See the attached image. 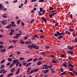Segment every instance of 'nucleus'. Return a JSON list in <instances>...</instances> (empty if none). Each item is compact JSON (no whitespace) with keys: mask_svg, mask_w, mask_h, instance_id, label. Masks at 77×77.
Returning <instances> with one entry per match:
<instances>
[{"mask_svg":"<svg viewBox=\"0 0 77 77\" xmlns=\"http://www.w3.org/2000/svg\"><path fill=\"white\" fill-rule=\"evenodd\" d=\"M63 35H65V34L63 33V32H60L59 31H57L56 32V33L54 34V36L56 37H57V39H63Z\"/></svg>","mask_w":77,"mask_h":77,"instance_id":"1","label":"nucleus"},{"mask_svg":"<svg viewBox=\"0 0 77 77\" xmlns=\"http://www.w3.org/2000/svg\"><path fill=\"white\" fill-rule=\"evenodd\" d=\"M36 45L34 44H32L31 45H29L28 46V47L30 50H31V49H32V48H36Z\"/></svg>","mask_w":77,"mask_h":77,"instance_id":"2","label":"nucleus"},{"mask_svg":"<svg viewBox=\"0 0 77 77\" xmlns=\"http://www.w3.org/2000/svg\"><path fill=\"white\" fill-rule=\"evenodd\" d=\"M3 5L0 4V11H3L4 10V9H5V7L3 6Z\"/></svg>","mask_w":77,"mask_h":77,"instance_id":"3","label":"nucleus"},{"mask_svg":"<svg viewBox=\"0 0 77 77\" xmlns=\"http://www.w3.org/2000/svg\"><path fill=\"white\" fill-rule=\"evenodd\" d=\"M19 61V60H13L12 61V63L14 65H15Z\"/></svg>","mask_w":77,"mask_h":77,"instance_id":"4","label":"nucleus"},{"mask_svg":"<svg viewBox=\"0 0 77 77\" xmlns=\"http://www.w3.org/2000/svg\"><path fill=\"white\" fill-rule=\"evenodd\" d=\"M42 19L43 21H44L45 23H47V20H46V18H45L44 17H42L41 18Z\"/></svg>","mask_w":77,"mask_h":77,"instance_id":"5","label":"nucleus"},{"mask_svg":"<svg viewBox=\"0 0 77 77\" xmlns=\"http://www.w3.org/2000/svg\"><path fill=\"white\" fill-rule=\"evenodd\" d=\"M67 48L71 50H73L74 48V47L73 46H67Z\"/></svg>","mask_w":77,"mask_h":77,"instance_id":"6","label":"nucleus"},{"mask_svg":"<svg viewBox=\"0 0 77 77\" xmlns=\"http://www.w3.org/2000/svg\"><path fill=\"white\" fill-rule=\"evenodd\" d=\"M6 15H7V14L5 13V14H4L2 16V17L3 18H7V16H6Z\"/></svg>","mask_w":77,"mask_h":77,"instance_id":"7","label":"nucleus"},{"mask_svg":"<svg viewBox=\"0 0 77 77\" xmlns=\"http://www.w3.org/2000/svg\"><path fill=\"white\" fill-rule=\"evenodd\" d=\"M68 66H70V67H72V68H74V65H72L71 63L69 64Z\"/></svg>","mask_w":77,"mask_h":77,"instance_id":"8","label":"nucleus"},{"mask_svg":"<svg viewBox=\"0 0 77 77\" xmlns=\"http://www.w3.org/2000/svg\"><path fill=\"white\" fill-rule=\"evenodd\" d=\"M6 51V49H3L2 50H0V52H5Z\"/></svg>","mask_w":77,"mask_h":77,"instance_id":"9","label":"nucleus"},{"mask_svg":"<svg viewBox=\"0 0 77 77\" xmlns=\"http://www.w3.org/2000/svg\"><path fill=\"white\" fill-rule=\"evenodd\" d=\"M0 23L2 24H3V25H5V24H6V23L5 21H0Z\"/></svg>","mask_w":77,"mask_h":77,"instance_id":"10","label":"nucleus"},{"mask_svg":"<svg viewBox=\"0 0 77 77\" xmlns=\"http://www.w3.org/2000/svg\"><path fill=\"white\" fill-rule=\"evenodd\" d=\"M10 25L11 27H15L16 26V25H15V24H10Z\"/></svg>","mask_w":77,"mask_h":77,"instance_id":"11","label":"nucleus"},{"mask_svg":"<svg viewBox=\"0 0 77 77\" xmlns=\"http://www.w3.org/2000/svg\"><path fill=\"white\" fill-rule=\"evenodd\" d=\"M68 53H69L70 54H71V55L73 54V52L71 51H69Z\"/></svg>","mask_w":77,"mask_h":77,"instance_id":"12","label":"nucleus"},{"mask_svg":"<svg viewBox=\"0 0 77 77\" xmlns=\"http://www.w3.org/2000/svg\"><path fill=\"white\" fill-rule=\"evenodd\" d=\"M11 26L10 25H8V26H7L6 27V28L8 29H11Z\"/></svg>","mask_w":77,"mask_h":77,"instance_id":"13","label":"nucleus"},{"mask_svg":"<svg viewBox=\"0 0 77 77\" xmlns=\"http://www.w3.org/2000/svg\"><path fill=\"white\" fill-rule=\"evenodd\" d=\"M43 65L45 66V69H48V66L45 64H44Z\"/></svg>","mask_w":77,"mask_h":77,"instance_id":"14","label":"nucleus"},{"mask_svg":"<svg viewBox=\"0 0 77 77\" xmlns=\"http://www.w3.org/2000/svg\"><path fill=\"white\" fill-rule=\"evenodd\" d=\"M37 64L38 66L42 64V63L41 61H39L37 63Z\"/></svg>","mask_w":77,"mask_h":77,"instance_id":"15","label":"nucleus"},{"mask_svg":"<svg viewBox=\"0 0 77 77\" xmlns=\"http://www.w3.org/2000/svg\"><path fill=\"white\" fill-rule=\"evenodd\" d=\"M15 68H12L11 70V72H14V71H15Z\"/></svg>","mask_w":77,"mask_h":77,"instance_id":"16","label":"nucleus"},{"mask_svg":"<svg viewBox=\"0 0 77 77\" xmlns=\"http://www.w3.org/2000/svg\"><path fill=\"white\" fill-rule=\"evenodd\" d=\"M20 43L22 44H24V42L23 40H21L20 41Z\"/></svg>","mask_w":77,"mask_h":77,"instance_id":"17","label":"nucleus"},{"mask_svg":"<svg viewBox=\"0 0 77 77\" xmlns=\"http://www.w3.org/2000/svg\"><path fill=\"white\" fill-rule=\"evenodd\" d=\"M51 62L52 63H57V62H56V60H52L51 61Z\"/></svg>","mask_w":77,"mask_h":77,"instance_id":"18","label":"nucleus"},{"mask_svg":"<svg viewBox=\"0 0 77 77\" xmlns=\"http://www.w3.org/2000/svg\"><path fill=\"white\" fill-rule=\"evenodd\" d=\"M31 64H32V63H31L30 62V63H27L26 64V67H27V66H29V65H30Z\"/></svg>","mask_w":77,"mask_h":77,"instance_id":"19","label":"nucleus"},{"mask_svg":"<svg viewBox=\"0 0 77 77\" xmlns=\"http://www.w3.org/2000/svg\"><path fill=\"white\" fill-rule=\"evenodd\" d=\"M12 42H13L14 44H15L16 42H17V40H12Z\"/></svg>","mask_w":77,"mask_h":77,"instance_id":"20","label":"nucleus"},{"mask_svg":"<svg viewBox=\"0 0 77 77\" xmlns=\"http://www.w3.org/2000/svg\"><path fill=\"white\" fill-rule=\"evenodd\" d=\"M21 35L20 33L17 34L16 35V36H17L18 37H18H20Z\"/></svg>","mask_w":77,"mask_h":77,"instance_id":"21","label":"nucleus"},{"mask_svg":"<svg viewBox=\"0 0 77 77\" xmlns=\"http://www.w3.org/2000/svg\"><path fill=\"white\" fill-rule=\"evenodd\" d=\"M39 48V46H37V45H36V47H35V49H36V50H38Z\"/></svg>","mask_w":77,"mask_h":77,"instance_id":"22","label":"nucleus"},{"mask_svg":"<svg viewBox=\"0 0 77 77\" xmlns=\"http://www.w3.org/2000/svg\"><path fill=\"white\" fill-rule=\"evenodd\" d=\"M53 65L48 66V68H53Z\"/></svg>","mask_w":77,"mask_h":77,"instance_id":"23","label":"nucleus"},{"mask_svg":"<svg viewBox=\"0 0 77 77\" xmlns=\"http://www.w3.org/2000/svg\"><path fill=\"white\" fill-rule=\"evenodd\" d=\"M5 70V69H3L1 70L0 71V74H2V72H3V71H4Z\"/></svg>","mask_w":77,"mask_h":77,"instance_id":"24","label":"nucleus"},{"mask_svg":"<svg viewBox=\"0 0 77 77\" xmlns=\"http://www.w3.org/2000/svg\"><path fill=\"white\" fill-rule=\"evenodd\" d=\"M34 72H35L34 71V70H31L30 72L29 73V75H30V74H32V73H33Z\"/></svg>","mask_w":77,"mask_h":77,"instance_id":"25","label":"nucleus"},{"mask_svg":"<svg viewBox=\"0 0 77 77\" xmlns=\"http://www.w3.org/2000/svg\"><path fill=\"white\" fill-rule=\"evenodd\" d=\"M69 30L70 31V32H73V31H74V29H69Z\"/></svg>","mask_w":77,"mask_h":77,"instance_id":"26","label":"nucleus"},{"mask_svg":"<svg viewBox=\"0 0 77 77\" xmlns=\"http://www.w3.org/2000/svg\"><path fill=\"white\" fill-rule=\"evenodd\" d=\"M32 60H33V59L31 58V59H29V60H28L27 61V62H30V61H32Z\"/></svg>","mask_w":77,"mask_h":77,"instance_id":"27","label":"nucleus"},{"mask_svg":"<svg viewBox=\"0 0 77 77\" xmlns=\"http://www.w3.org/2000/svg\"><path fill=\"white\" fill-rule=\"evenodd\" d=\"M24 59V58H23V57H22L20 58L19 60H20V61H21V60H23Z\"/></svg>","mask_w":77,"mask_h":77,"instance_id":"28","label":"nucleus"},{"mask_svg":"<svg viewBox=\"0 0 77 77\" xmlns=\"http://www.w3.org/2000/svg\"><path fill=\"white\" fill-rule=\"evenodd\" d=\"M5 68V65H2L1 66L0 68L1 69H2V68Z\"/></svg>","mask_w":77,"mask_h":77,"instance_id":"29","label":"nucleus"},{"mask_svg":"<svg viewBox=\"0 0 77 77\" xmlns=\"http://www.w3.org/2000/svg\"><path fill=\"white\" fill-rule=\"evenodd\" d=\"M37 60H38V58H35L33 60V62H35L36 61H37Z\"/></svg>","mask_w":77,"mask_h":77,"instance_id":"30","label":"nucleus"},{"mask_svg":"<svg viewBox=\"0 0 77 77\" xmlns=\"http://www.w3.org/2000/svg\"><path fill=\"white\" fill-rule=\"evenodd\" d=\"M14 47V46L13 45L10 46L8 48V49H10V48H12Z\"/></svg>","mask_w":77,"mask_h":77,"instance_id":"31","label":"nucleus"},{"mask_svg":"<svg viewBox=\"0 0 77 77\" xmlns=\"http://www.w3.org/2000/svg\"><path fill=\"white\" fill-rule=\"evenodd\" d=\"M8 61H9L10 62H11V61H12V59L11 58H9L8 59Z\"/></svg>","mask_w":77,"mask_h":77,"instance_id":"32","label":"nucleus"},{"mask_svg":"<svg viewBox=\"0 0 77 77\" xmlns=\"http://www.w3.org/2000/svg\"><path fill=\"white\" fill-rule=\"evenodd\" d=\"M14 64L13 63L11 64L10 66V68H12V67L14 66Z\"/></svg>","mask_w":77,"mask_h":77,"instance_id":"33","label":"nucleus"},{"mask_svg":"<svg viewBox=\"0 0 77 77\" xmlns=\"http://www.w3.org/2000/svg\"><path fill=\"white\" fill-rule=\"evenodd\" d=\"M65 32L66 33H67V34H68V35H70V33H71L70 32H69L68 31H65Z\"/></svg>","mask_w":77,"mask_h":77,"instance_id":"34","label":"nucleus"},{"mask_svg":"<svg viewBox=\"0 0 77 77\" xmlns=\"http://www.w3.org/2000/svg\"><path fill=\"white\" fill-rule=\"evenodd\" d=\"M63 66L64 67H65V68H66L67 67V65L65 63L63 64Z\"/></svg>","mask_w":77,"mask_h":77,"instance_id":"35","label":"nucleus"},{"mask_svg":"<svg viewBox=\"0 0 77 77\" xmlns=\"http://www.w3.org/2000/svg\"><path fill=\"white\" fill-rule=\"evenodd\" d=\"M20 69H18L17 70V71L16 72V74H18L19 72H20Z\"/></svg>","mask_w":77,"mask_h":77,"instance_id":"36","label":"nucleus"},{"mask_svg":"<svg viewBox=\"0 0 77 77\" xmlns=\"http://www.w3.org/2000/svg\"><path fill=\"white\" fill-rule=\"evenodd\" d=\"M28 35H26V36H25L24 38V39H28Z\"/></svg>","mask_w":77,"mask_h":77,"instance_id":"37","label":"nucleus"},{"mask_svg":"<svg viewBox=\"0 0 77 77\" xmlns=\"http://www.w3.org/2000/svg\"><path fill=\"white\" fill-rule=\"evenodd\" d=\"M31 69V67H29L28 68V70H27V72H29V71H30V69Z\"/></svg>","mask_w":77,"mask_h":77,"instance_id":"38","label":"nucleus"},{"mask_svg":"<svg viewBox=\"0 0 77 77\" xmlns=\"http://www.w3.org/2000/svg\"><path fill=\"white\" fill-rule=\"evenodd\" d=\"M73 70H74V69L71 67L69 69V70L70 71H73Z\"/></svg>","mask_w":77,"mask_h":77,"instance_id":"39","label":"nucleus"},{"mask_svg":"<svg viewBox=\"0 0 77 77\" xmlns=\"http://www.w3.org/2000/svg\"><path fill=\"white\" fill-rule=\"evenodd\" d=\"M13 38H14V39H18V37L17 35H16V36H14Z\"/></svg>","mask_w":77,"mask_h":77,"instance_id":"40","label":"nucleus"},{"mask_svg":"<svg viewBox=\"0 0 77 77\" xmlns=\"http://www.w3.org/2000/svg\"><path fill=\"white\" fill-rule=\"evenodd\" d=\"M34 21H35V20H34V19H32L30 21V23H33V22H34Z\"/></svg>","mask_w":77,"mask_h":77,"instance_id":"41","label":"nucleus"},{"mask_svg":"<svg viewBox=\"0 0 77 77\" xmlns=\"http://www.w3.org/2000/svg\"><path fill=\"white\" fill-rule=\"evenodd\" d=\"M45 72H44V74H46V73H47L48 71H49V70H45Z\"/></svg>","mask_w":77,"mask_h":77,"instance_id":"42","label":"nucleus"},{"mask_svg":"<svg viewBox=\"0 0 77 77\" xmlns=\"http://www.w3.org/2000/svg\"><path fill=\"white\" fill-rule=\"evenodd\" d=\"M39 2H42V3H44V0H40L39 1Z\"/></svg>","mask_w":77,"mask_h":77,"instance_id":"43","label":"nucleus"},{"mask_svg":"<svg viewBox=\"0 0 77 77\" xmlns=\"http://www.w3.org/2000/svg\"><path fill=\"white\" fill-rule=\"evenodd\" d=\"M16 53H17V54H21V52L20 51H17L16 52Z\"/></svg>","mask_w":77,"mask_h":77,"instance_id":"44","label":"nucleus"},{"mask_svg":"<svg viewBox=\"0 0 77 77\" xmlns=\"http://www.w3.org/2000/svg\"><path fill=\"white\" fill-rule=\"evenodd\" d=\"M45 36L42 35L41 36H40V38L41 39V38H45Z\"/></svg>","mask_w":77,"mask_h":77,"instance_id":"45","label":"nucleus"},{"mask_svg":"<svg viewBox=\"0 0 77 77\" xmlns=\"http://www.w3.org/2000/svg\"><path fill=\"white\" fill-rule=\"evenodd\" d=\"M38 70H39V69H34V72H36L37 71H38Z\"/></svg>","mask_w":77,"mask_h":77,"instance_id":"46","label":"nucleus"},{"mask_svg":"<svg viewBox=\"0 0 77 77\" xmlns=\"http://www.w3.org/2000/svg\"><path fill=\"white\" fill-rule=\"evenodd\" d=\"M65 73H66V72H64L62 73L61 75H64V74H65Z\"/></svg>","mask_w":77,"mask_h":77,"instance_id":"47","label":"nucleus"},{"mask_svg":"<svg viewBox=\"0 0 77 77\" xmlns=\"http://www.w3.org/2000/svg\"><path fill=\"white\" fill-rule=\"evenodd\" d=\"M69 72L70 73V74H71L72 75H74V73L71 72Z\"/></svg>","mask_w":77,"mask_h":77,"instance_id":"48","label":"nucleus"},{"mask_svg":"<svg viewBox=\"0 0 77 77\" xmlns=\"http://www.w3.org/2000/svg\"><path fill=\"white\" fill-rule=\"evenodd\" d=\"M3 47H4V46L0 45V49H2V48H3Z\"/></svg>","mask_w":77,"mask_h":77,"instance_id":"49","label":"nucleus"},{"mask_svg":"<svg viewBox=\"0 0 77 77\" xmlns=\"http://www.w3.org/2000/svg\"><path fill=\"white\" fill-rule=\"evenodd\" d=\"M5 60H2L1 62V63H4V62H5Z\"/></svg>","mask_w":77,"mask_h":77,"instance_id":"50","label":"nucleus"},{"mask_svg":"<svg viewBox=\"0 0 77 77\" xmlns=\"http://www.w3.org/2000/svg\"><path fill=\"white\" fill-rule=\"evenodd\" d=\"M19 64V61H18L16 64V66H18V64Z\"/></svg>","mask_w":77,"mask_h":77,"instance_id":"51","label":"nucleus"},{"mask_svg":"<svg viewBox=\"0 0 77 77\" xmlns=\"http://www.w3.org/2000/svg\"><path fill=\"white\" fill-rule=\"evenodd\" d=\"M60 69L61 70V72H63V71H64V70H63V68H61Z\"/></svg>","mask_w":77,"mask_h":77,"instance_id":"52","label":"nucleus"},{"mask_svg":"<svg viewBox=\"0 0 77 77\" xmlns=\"http://www.w3.org/2000/svg\"><path fill=\"white\" fill-rule=\"evenodd\" d=\"M21 25L22 26H24V23L23 22H21Z\"/></svg>","mask_w":77,"mask_h":77,"instance_id":"53","label":"nucleus"},{"mask_svg":"<svg viewBox=\"0 0 77 77\" xmlns=\"http://www.w3.org/2000/svg\"><path fill=\"white\" fill-rule=\"evenodd\" d=\"M33 38H38V36L36 35H35L33 36Z\"/></svg>","mask_w":77,"mask_h":77,"instance_id":"54","label":"nucleus"},{"mask_svg":"<svg viewBox=\"0 0 77 77\" xmlns=\"http://www.w3.org/2000/svg\"><path fill=\"white\" fill-rule=\"evenodd\" d=\"M27 64V63H23V66H25Z\"/></svg>","mask_w":77,"mask_h":77,"instance_id":"55","label":"nucleus"},{"mask_svg":"<svg viewBox=\"0 0 77 77\" xmlns=\"http://www.w3.org/2000/svg\"><path fill=\"white\" fill-rule=\"evenodd\" d=\"M20 20H18L17 22V24H20Z\"/></svg>","mask_w":77,"mask_h":77,"instance_id":"56","label":"nucleus"},{"mask_svg":"<svg viewBox=\"0 0 77 77\" xmlns=\"http://www.w3.org/2000/svg\"><path fill=\"white\" fill-rule=\"evenodd\" d=\"M77 42V38H75V39L74 42Z\"/></svg>","mask_w":77,"mask_h":77,"instance_id":"57","label":"nucleus"},{"mask_svg":"<svg viewBox=\"0 0 77 77\" xmlns=\"http://www.w3.org/2000/svg\"><path fill=\"white\" fill-rule=\"evenodd\" d=\"M31 39L32 40H35V39H36V38L35 37L32 38H31Z\"/></svg>","mask_w":77,"mask_h":77,"instance_id":"58","label":"nucleus"},{"mask_svg":"<svg viewBox=\"0 0 77 77\" xmlns=\"http://www.w3.org/2000/svg\"><path fill=\"white\" fill-rule=\"evenodd\" d=\"M27 0H26L24 2V4L25 5H26V4H27Z\"/></svg>","mask_w":77,"mask_h":77,"instance_id":"59","label":"nucleus"},{"mask_svg":"<svg viewBox=\"0 0 77 77\" xmlns=\"http://www.w3.org/2000/svg\"><path fill=\"white\" fill-rule=\"evenodd\" d=\"M49 16L50 18H52V14H49Z\"/></svg>","mask_w":77,"mask_h":77,"instance_id":"60","label":"nucleus"},{"mask_svg":"<svg viewBox=\"0 0 77 77\" xmlns=\"http://www.w3.org/2000/svg\"><path fill=\"white\" fill-rule=\"evenodd\" d=\"M49 8L51 10H53V9H54V8L51 7H50Z\"/></svg>","mask_w":77,"mask_h":77,"instance_id":"61","label":"nucleus"},{"mask_svg":"<svg viewBox=\"0 0 77 77\" xmlns=\"http://www.w3.org/2000/svg\"><path fill=\"white\" fill-rule=\"evenodd\" d=\"M9 35H13V32H11L9 33Z\"/></svg>","mask_w":77,"mask_h":77,"instance_id":"62","label":"nucleus"},{"mask_svg":"<svg viewBox=\"0 0 77 77\" xmlns=\"http://www.w3.org/2000/svg\"><path fill=\"white\" fill-rule=\"evenodd\" d=\"M42 58L41 57H39V58H38V60H42Z\"/></svg>","mask_w":77,"mask_h":77,"instance_id":"63","label":"nucleus"},{"mask_svg":"<svg viewBox=\"0 0 77 77\" xmlns=\"http://www.w3.org/2000/svg\"><path fill=\"white\" fill-rule=\"evenodd\" d=\"M68 58L70 60H71V57L70 56L68 57Z\"/></svg>","mask_w":77,"mask_h":77,"instance_id":"64","label":"nucleus"}]
</instances>
